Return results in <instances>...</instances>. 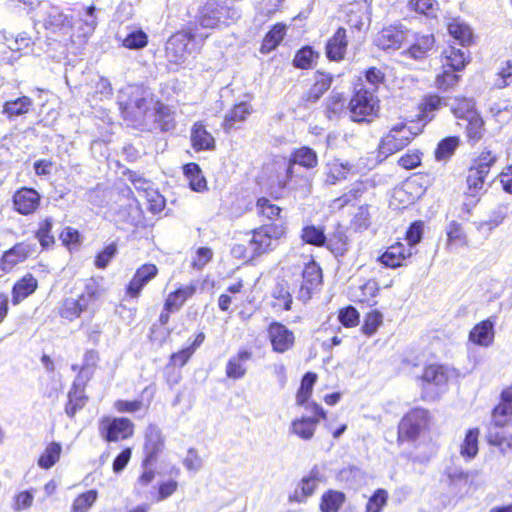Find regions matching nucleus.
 <instances>
[{
	"label": "nucleus",
	"instance_id": "obj_1",
	"mask_svg": "<svg viewBox=\"0 0 512 512\" xmlns=\"http://www.w3.org/2000/svg\"><path fill=\"white\" fill-rule=\"evenodd\" d=\"M119 106L123 117L135 126L149 127L156 122L163 130L173 126L169 107L155 101L142 87L129 86L122 90Z\"/></svg>",
	"mask_w": 512,
	"mask_h": 512
},
{
	"label": "nucleus",
	"instance_id": "obj_2",
	"mask_svg": "<svg viewBox=\"0 0 512 512\" xmlns=\"http://www.w3.org/2000/svg\"><path fill=\"white\" fill-rule=\"evenodd\" d=\"M207 36V33L199 32L197 27L174 34L170 37L166 45V57L168 61L176 65L183 64L188 55L196 49Z\"/></svg>",
	"mask_w": 512,
	"mask_h": 512
},
{
	"label": "nucleus",
	"instance_id": "obj_3",
	"mask_svg": "<svg viewBox=\"0 0 512 512\" xmlns=\"http://www.w3.org/2000/svg\"><path fill=\"white\" fill-rule=\"evenodd\" d=\"M285 234L286 225L283 221L262 225L253 231L249 247L254 255L267 253L276 247L277 241Z\"/></svg>",
	"mask_w": 512,
	"mask_h": 512
},
{
	"label": "nucleus",
	"instance_id": "obj_4",
	"mask_svg": "<svg viewBox=\"0 0 512 512\" xmlns=\"http://www.w3.org/2000/svg\"><path fill=\"white\" fill-rule=\"evenodd\" d=\"M350 118L354 122H371L378 116L379 101L374 92L360 89L349 102Z\"/></svg>",
	"mask_w": 512,
	"mask_h": 512
},
{
	"label": "nucleus",
	"instance_id": "obj_5",
	"mask_svg": "<svg viewBox=\"0 0 512 512\" xmlns=\"http://www.w3.org/2000/svg\"><path fill=\"white\" fill-rule=\"evenodd\" d=\"M429 413L425 409H413L400 421L398 426V442H411L418 439L420 434L428 428Z\"/></svg>",
	"mask_w": 512,
	"mask_h": 512
},
{
	"label": "nucleus",
	"instance_id": "obj_6",
	"mask_svg": "<svg viewBox=\"0 0 512 512\" xmlns=\"http://www.w3.org/2000/svg\"><path fill=\"white\" fill-rule=\"evenodd\" d=\"M415 132L404 123H398L391 127L379 144V152L385 156L394 154L410 144Z\"/></svg>",
	"mask_w": 512,
	"mask_h": 512
},
{
	"label": "nucleus",
	"instance_id": "obj_7",
	"mask_svg": "<svg viewBox=\"0 0 512 512\" xmlns=\"http://www.w3.org/2000/svg\"><path fill=\"white\" fill-rule=\"evenodd\" d=\"M306 409L312 413V416L296 418L290 426V432L305 441L313 438L319 420L326 416L323 408L317 403L310 402Z\"/></svg>",
	"mask_w": 512,
	"mask_h": 512
},
{
	"label": "nucleus",
	"instance_id": "obj_8",
	"mask_svg": "<svg viewBox=\"0 0 512 512\" xmlns=\"http://www.w3.org/2000/svg\"><path fill=\"white\" fill-rule=\"evenodd\" d=\"M230 10L225 0H207L199 11L198 20L202 28H216L225 24Z\"/></svg>",
	"mask_w": 512,
	"mask_h": 512
},
{
	"label": "nucleus",
	"instance_id": "obj_9",
	"mask_svg": "<svg viewBox=\"0 0 512 512\" xmlns=\"http://www.w3.org/2000/svg\"><path fill=\"white\" fill-rule=\"evenodd\" d=\"M101 436L109 442H117L133 435L134 424L127 418L105 417L100 421Z\"/></svg>",
	"mask_w": 512,
	"mask_h": 512
},
{
	"label": "nucleus",
	"instance_id": "obj_10",
	"mask_svg": "<svg viewBox=\"0 0 512 512\" xmlns=\"http://www.w3.org/2000/svg\"><path fill=\"white\" fill-rule=\"evenodd\" d=\"M410 38L411 31L402 24L390 25L377 34L375 44L383 50H397Z\"/></svg>",
	"mask_w": 512,
	"mask_h": 512
},
{
	"label": "nucleus",
	"instance_id": "obj_11",
	"mask_svg": "<svg viewBox=\"0 0 512 512\" xmlns=\"http://www.w3.org/2000/svg\"><path fill=\"white\" fill-rule=\"evenodd\" d=\"M354 174L355 166L351 162L339 158L328 160L323 168L324 183L326 185H336Z\"/></svg>",
	"mask_w": 512,
	"mask_h": 512
},
{
	"label": "nucleus",
	"instance_id": "obj_12",
	"mask_svg": "<svg viewBox=\"0 0 512 512\" xmlns=\"http://www.w3.org/2000/svg\"><path fill=\"white\" fill-rule=\"evenodd\" d=\"M325 480L323 468L314 466L309 474L302 478L298 488L290 496V500L299 503L304 502L308 497L313 495L318 485L325 482Z\"/></svg>",
	"mask_w": 512,
	"mask_h": 512
},
{
	"label": "nucleus",
	"instance_id": "obj_13",
	"mask_svg": "<svg viewBox=\"0 0 512 512\" xmlns=\"http://www.w3.org/2000/svg\"><path fill=\"white\" fill-rule=\"evenodd\" d=\"M40 200L41 196L35 189L23 187L15 192L13 205L18 213L29 215L37 210Z\"/></svg>",
	"mask_w": 512,
	"mask_h": 512
},
{
	"label": "nucleus",
	"instance_id": "obj_14",
	"mask_svg": "<svg viewBox=\"0 0 512 512\" xmlns=\"http://www.w3.org/2000/svg\"><path fill=\"white\" fill-rule=\"evenodd\" d=\"M268 335L272 348L277 353H284L294 345V333L281 323H272Z\"/></svg>",
	"mask_w": 512,
	"mask_h": 512
},
{
	"label": "nucleus",
	"instance_id": "obj_15",
	"mask_svg": "<svg viewBox=\"0 0 512 512\" xmlns=\"http://www.w3.org/2000/svg\"><path fill=\"white\" fill-rule=\"evenodd\" d=\"M158 274V268L154 264H143L139 267L127 286V294L132 298H138L142 289Z\"/></svg>",
	"mask_w": 512,
	"mask_h": 512
},
{
	"label": "nucleus",
	"instance_id": "obj_16",
	"mask_svg": "<svg viewBox=\"0 0 512 512\" xmlns=\"http://www.w3.org/2000/svg\"><path fill=\"white\" fill-rule=\"evenodd\" d=\"M267 170L273 173V175L269 176L271 186H276L280 189L287 186L293 175V165L291 161L285 157L276 158L273 163L267 167Z\"/></svg>",
	"mask_w": 512,
	"mask_h": 512
},
{
	"label": "nucleus",
	"instance_id": "obj_17",
	"mask_svg": "<svg viewBox=\"0 0 512 512\" xmlns=\"http://www.w3.org/2000/svg\"><path fill=\"white\" fill-rule=\"evenodd\" d=\"M411 248H407L403 243L397 242L389 246L380 256V262L389 268H397L403 265L407 258L413 255Z\"/></svg>",
	"mask_w": 512,
	"mask_h": 512
},
{
	"label": "nucleus",
	"instance_id": "obj_18",
	"mask_svg": "<svg viewBox=\"0 0 512 512\" xmlns=\"http://www.w3.org/2000/svg\"><path fill=\"white\" fill-rule=\"evenodd\" d=\"M196 289V281H191L186 285H179L175 291L168 294L164 303V309L166 311H178L195 294Z\"/></svg>",
	"mask_w": 512,
	"mask_h": 512
},
{
	"label": "nucleus",
	"instance_id": "obj_19",
	"mask_svg": "<svg viewBox=\"0 0 512 512\" xmlns=\"http://www.w3.org/2000/svg\"><path fill=\"white\" fill-rule=\"evenodd\" d=\"M411 40H414V42L404 52V54L415 60L425 58L428 52L432 50L435 43V39L432 34H415L411 32L410 41Z\"/></svg>",
	"mask_w": 512,
	"mask_h": 512
},
{
	"label": "nucleus",
	"instance_id": "obj_20",
	"mask_svg": "<svg viewBox=\"0 0 512 512\" xmlns=\"http://www.w3.org/2000/svg\"><path fill=\"white\" fill-rule=\"evenodd\" d=\"M512 416V385L501 394V402L492 412V421L496 427L504 426Z\"/></svg>",
	"mask_w": 512,
	"mask_h": 512
},
{
	"label": "nucleus",
	"instance_id": "obj_21",
	"mask_svg": "<svg viewBox=\"0 0 512 512\" xmlns=\"http://www.w3.org/2000/svg\"><path fill=\"white\" fill-rule=\"evenodd\" d=\"M346 30L342 27L338 28L335 34L329 39L326 45L327 57L334 61L342 60L347 49Z\"/></svg>",
	"mask_w": 512,
	"mask_h": 512
},
{
	"label": "nucleus",
	"instance_id": "obj_22",
	"mask_svg": "<svg viewBox=\"0 0 512 512\" xmlns=\"http://www.w3.org/2000/svg\"><path fill=\"white\" fill-rule=\"evenodd\" d=\"M469 63V56L466 51L455 47H448L443 51L442 68L453 71H461Z\"/></svg>",
	"mask_w": 512,
	"mask_h": 512
},
{
	"label": "nucleus",
	"instance_id": "obj_23",
	"mask_svg": "<svg viewBox=\"0 0 512 512\" xmlns=\"http://www.w3.org/2000/svg\"><path fill=\"white\" fill-rule=\"evenodd\" d=\"M252 353L241 349L235 356H232L226 365V375L228 378L240 379L246 373V363L251 359Z\"/></svg>",
	"mask_w": 512,
	"mask_h": 512
},
{
	"label": "nucleus",
	"instance_id": "obj_24",
	"mask_svg": "<svg viewBox=\"0 0 512 512\" xmlns=\"http://www.w3.org/2000/svg\"><path fill=\"white\" fill-rule=\"evenodd\" d=\"M494 339V324L490 320H484L477 324L469 334V340L476 345L488 347Z\"/></svg>",
	"mask_w": 512,
	"mask_h": 512
},
{
	"label": "nucleus",
	"instance_id": "obj_25",
	"mask_svg": "<svg viewBox=\"0 0 512 512\" xmlns=\"http://www.w3.org/2000/svg\"><path fill=\"white\" fill-rule=\"evenodd\" d=\"M379 285L375 280H367L365 283L351 288V297L354 301L375 305L374 298L378 295Z\"/></svg>",
	"mask_w": 512,
	"mask_h": 512
},
{
	"label": "nucleus",
	"instance_id": "obj_26",
	"mask_svg": "<svg viewBox=\"0 0 512 512\" xmlns=\"http://www.w3.org/2000/svg\"><path fill=\"white\" fill-rule=\"evenodd\" d=\"M192 147L197 150H212L215 148V139L202 123H195L191 129Z\"/></svg>",
	"mask_w": 512,
	"mask_h": 512
},
{
	"label": "nucleus",
	"instance_id": "obj_27",
	"mask_svg": "<svg viewBox=\"0 0 512 512\" xmlns=\"http://www.w3.org/2000/svg\"><path fill=\"white\" fill-rule=\"evenodd\" d=\"M251 111V106L247 102H241L235 105L224 117L222 124L224 130L228 132L231 129L236 128L238 124L247 119L251 114Z\"/></svg>",
	"mask_w": 512,
	"mask_h": 512
},
{
	"label": "nucleus",
	"instance_id": "obj_28",
	"mask_svg": "<svg viewBox=\"0 0 512 512\" xmlns=\"http://www.w3.org/2000/svg\"><path fill=\"white\" fill-rule=\"evenodd\" d=\"M32 253L30 245L25 243H18L9 251L5 252L2 257V264L4 270L12 269L16 264L24 261Z\"/></svg>",
	"mask_w": 512,
	"mask_h": 512
},
{
	"label": "nucleus",
	"instance_id": "obj_29",
	"mask_svg": "<svg viewBox=\"0 0 512 512\" xmlns=\"http://www.w3.org/2000/svg\"><path fill=\"white\" fill-rule=\"evenodd\" d=\"M38 282L31 274L25 275L17 281L12 291L13 304H19L22 300L30 296L37 289Z\"/></svg>",
	"mask_w": 512,
	"mask_h": 512
},
{
	"label": "nucleus",
	"instance_id": "obj_30",
	"mask_svg": "<svg viewBox=\"0 0 512 512\" xmlns=\"http://www.w3.org/2000/svg\"><path fill=\"white\" fill-rule=\"evenodd\" d=\"M302 277L301 292L306 291V294L309 296L321 284L322 272L315 262H311L305 266Z\"/></svg>",
	"mask_w": 512,
	"mask_h": 512
},
{
	"label": "nucleus",
	"instance_id": "obj_31",
	"mask_svg": "<svg viewBox=\"0 0 512 512\" xmlns=\"http://www.w3.org/2000/svg\"><path fill=\"white\" fill-rule=\"evenodd\" d=\"M184 175L193 191L204 192L207 190V181L196 163H189L184 166Z\"/></svg>",
	"mask_w": 512,
	"mask_h": 512
},
{
	"label": "nucleus",
	"instance_id": "obj_32",
	"mask_svg": "<svg viewBox=\"0 0 512 512\" xmlns=\"http://www.w3.org/2000/svg\"><path fill=\"white\" fill-rule=\"evenodd\" d=\"M145 452L147 459H152L163 448L161 431L155 426H149L145 434Z\"/></svg>",
	"mask_w": 512,
	"mask_h": 512
},
{
	"label": "nucleus",
	"instance_id": "obj_33",
	"mask_svg": "<svg viewBox=\"0 0 512 512\" xmlns=\"http://www.w3.org/2000/svg\"><path fill=\"white\" fill-rule=\"evenodd\" d=\"M486 439L490 445L498 447L501 453L512 454V434L494 428L489 430Z\"/></svg>",
	"mask_w": 512,
	"mask_h": 512
},
{
	"label": "nucleus",
	"instance_id": "obj_34",
	"mask_svg": "<svg viewBox=\"0 0 512 512\" xmlns=\"http://www.w3.org/2000/svg\"><path fill=\"white\" fill-rule=\"evenodd\" d=\"M286 31V25L281 23L274 25L264 37L260 51L262 53H269L274 50L283 40L286 35Z\"/></svg>",
	"mask_w": 512,
	"mask_h": 512
},
{
	"label": "nucleus",
	"instance_id": "obj_35",
	"mask_svg": "<svg viewBox=\"0 0 512 512\" xmlns=\"http://www.w3.org/2000/svg\"><path fill=\"white\" fill-rule=\"evenodd\" d=\"M448 370L442 365H429L425 367L422 380L435 386H443L448 381Z\"/></svg>",
	"mask_w": 512,
	"mask_h": 512
},
{
	"label": "nucleus",
	"instance_id": "obj_36",
	"mask_svg": "<svg viewBox=\"0 0 512 512\" xmlns=\"http://www.w3.org/2000/svg\"><path fill=\"white\" fill-rule=\"evenodd\" d=\"M86 396L84 390L73 384L72 389L68 393V402L65 406V412L69 417H74L77 411L81 410L86 404Z\"/></svg>",
	"mask_w": 512,
	"mask_h": 512
},
{
	"label": "nucleus",
	"instance_id": "obj_37",
	"mask_svg": "<svg viewBox=\"0 0 512 512\" xmlns=\"http://www.w3.org/2000/svg\"><path fill=\"white\" fill-rule=\"evenodd\" d=\"M345 500L343 492L328 490L321 497L320 509L322 512H338Z\"/></svg>",
	"mask_w": 512,
	"mask_h": 512
},
{
	"label": "nucleus",
	"instance_id": "obj_38",
	"mask_svg": "<svg viewBox=\"0 0 512 512\" xmlns=\"http://www.w3.org/2000/svg\"><path fill=\"white\" fill-rule=\"evenodd\" d=\"M332 82L330 75L325 73H317L315 82L306 94V100L316 102L329 89Z\"/></svg>",
	"mask_w": 512,
	"mask_h": 512
},
{
	"label": "nucleus",
	"instance_id": "obj_39",
	"mask_svg": "<svg viewBox=\"0 0 512 512\" xmlns=\"http://www.w3.org/2000/svg\"><path fill=\"white\" fill-rule=\"evenodd\" d=\"M256 210L257 214L266 221L273 222L281 218L282 209L265 197L257 200Z\"/></svg>",
	"mask_w": 512,
	"mask_h": 512
},
{
	"label": "nucleus",
	"instance_id": "obj_40",
	"mask_svg": "<svg viewBox=\"0 0 512 512\" xmlns=\"http://www.w3.org/2000/svg\"><path fill=\"white\" fill-rule=\"evenodd\" d=\"M449 34L461 45L470 44L472 41V30L471 28L459 19H453L448 24Z\"/></svg>",
	"mask_w": 512,
	"mask_h": 512
},
{
	"label": "nucleus",
	"instance_id": "obj_41",
	"mask_svg": "<svg viewBox=\"0 0 512 512\" xmlns=\"http://www.w3.org/2000/svg\"><path fill=\"white\" fill-rule=\"evenodd\" d=\"M61 452L62 446L60 443L51 442L48 444L38 459L39 467L45 470L53 467L58 462Z\"/></svg>",
	"mask_w": 512,
	"mask_h": 512
},
{
	"label": "nucleus",
	"instance_id": "obj_42",
	"mask_svg": "<svg viewBox=\"0 0 512 512\" xmlns=\"http://www.w3.org/2000/svg\"><path fill=\"white\" fill-rule=\"evenodd\" d=\"M294 164H299L305 168H314L318 164L316 152L309 147H301L297 149L289 159Z\"/></svg>",
	"mask_w": 512,
	"mask_h": 512
},
{
	"label": "nucleus",
	"instance_id": "obj_43",
	"mask_svg": "<svg viewBox=\"0 0 512 512\" xmlns=\"http://www.w3.org/2000/svg\"><path fill=\"white\" fill-rule=\"evenodd\" d=\"M32 106V100L23 96L14 101H7L3 107V113L9 117L20 116L26 114Z\"/></svg>",
	"mask_w": 512,
	"mask_h": 512
},
{
	"label": "nucleus",
	"instance_id": "obj_44",
	"mask_svg": "<svg viewBox=\"0 0 512 512\" xmlns=\"http://www.w3.org/2000/svg\"><path fill=\"white\" fill-rule=\"evenodd\" d=\"M478 436L479 429L472 428L466 433L464 441L461 445L460 453L467 459L474 458L478 453Z\"/></svg>",
	"mask_w": 512,
	"mask_h": 512
},
{
	"label": "nucleus",
	"instance_id": "obj_45",
	"mask_svg": "<svg viewBox=\"0 0 512 512\" xmlns=\"http://www.w3.org/2000/svg\"><path fill=\"white\" fill-rule=\"evenodd\" d=\"M316 379L317 375L315 373L309 372L304 375L296 396V402L298 405H305L306 407L309 404L307 401L311 396Z\"/></svg>",
	"mask_w": 512,
	"mask_h": 512
},
{
	"label": "nucleus",
	"instance_id": "obj_46",
	"mask_svg": "<svg viewBox=\"0 0 512 512\" xmlns=\"http://www.w3.org/2000/svg\"><path fill=\"white\" fill-rule=\"evenodd\" d=\"M97 491L89 490L78 495L71 506V512H88L97 500Z\"/></svg>",
	"mask_w": 512,
	"mask_h": 512
},
{
	"label": "nucleus",
	"instance_id": "obj_47",
	"mask_svg": "<svg viewBox=\"0 0 512 512\" xmlns=\"http://www.w3.org/2000/svg\"><path fill=\"white\" fill-rule=\"evenodd\" d=\"M448 68H442L441 73L436 76L435 85L440 90H449L456 87L460 81V76Z\"/></svg>",
	"mask_w": 512,
	"mask_h": 512
},
{
	"label": "nucleus",
	"instance_id": "obj_48",
	"mask_svg": "<svg viewBox=\"0 0 512 512\" xmlns=\"http://www.w3.org/2000/svg\"><path fill=\"white\" fill-rule=\"evenodd\" d=\"M488 173L483 172L475 167H471L467 175L468 193L471 196H476L483 188L484 180Z\"/></svg>",
	"mask_w": 512,
	"mask_h": 512
},
{
	"label": "nucleus",
	"instance_id": "obj_49",
	"mask_svg": "<svg viewBox=\"0 0 512 512\" xmlns=\"http://www.w3.org/2000/svg\"><path fill=\"white\" fill-rule=\"evenodd\" d=\"M447 233V246H465L467 244V237L463 231L462 226L452 221L446 230Z\"/></svg>",
	"mask_w": 512,
	"mask_h": 512
},
{
	"label": "nucleus",
	"instance_id": "obj_50",
	"mask_svg": "<svg viewBox=\"0 0 512 512\" xmlns=\"http://www.w3.org/2000/svg\"><path fill=\"white\" fill-rule=\"evenodd\" d=\"M455 103L452 105V113L457 119L464 120L470 117L471 114H476L474 109V101L468 98H455Z\"/></svg>",
	"mask_w": 512,
	"mask_h": 512
},
{
	"label": "nucleus",
	"instance_id": "obj_51",
	"mask_svg": "<svg viewBox=\"0 0 512 512\" xmlns=\"http://www.w3.org/2000/svg\"><path fill=\"white\" fill-rule=\"evenodd\" d=\"M459 145L458 137H447L443 139L435 151V157L439 161H445L450 158Z\"/></svg>",
	"mask_w": 512,
	"mask_h": 512
},
{
	"label": "nucleus",
	"instance_id": "obj_52",
	"mask_svg": "<svg viewBox=\"0 0 512 512\" xmlns=\"http://www.w3.org/2000/svg\"><path fill=\"white\" fill-rule=\"evenodd\" d=\"M442 99L438 95H429L425 97L421 103L420 120L430 121L433 117V113L439 109Z\"/></svg>",
	"mask_w": 512,
	"mask_h": 512
},
{
	"label": "nucleus",
	"instance_id": "obj_53",
	"mask_svg": "<svg viewBox=\"0 0 512 512\" xmlns=\"http://www.w3.org/2000/svg\"><path fill=\"white\" fill-rule=\"evenodd\" d=\"M470 117L464 119L463 121L466 123V132L469 139L473 141H477L482 136L483 131V120L481 119L478 113L469 114Z\"/></svg>",
	"mask_w": 512,
	"mask_h": 512
},
{
	"label": "nucleus",
	"instance_id": "obj_54",
	"mask_svg": "<svg viewBox=\"0 0 512 512\" xmlns=\"http://www.w3.org/2000/svg\"><path fill=\"white\" fill-rule=\"evenodd\" d=\"M317 57L318 54L311 47H304L296 53L293 64L300 69H309L313 66Z\"/></svg>",
	"mask_w": 512,
	"mask_h": 512
},
{
	"label": "nucleus",
	"instance_id": "obj_55",
	"mask_svg": "<svg viewBox=\"0 0 512 512\" xmlns=\"http://www.w3.org/2000/svg\"><path fill=\"white\" fill-rule=\"evenodd\" d=\"M409 6L414 11L426 16H434L438 9L436 0H410Z\"/></svg>",
	"mask_w": 512,
	"mask_h": 512
},
{
	"label": "nucleus",
	"instance_id": "obj_56",
	"mask_svg": "<svg viewBox=\"0 0 512 512\" xmlns=\"http://www.w3.org/2000/svg\"><path fill=\"white\" fill-rule=\"evenodd\" d=\"M302 239L309 244L320 246L325 242V235L322 229L315 226H306L302 230Z\"/></svg>",
	"mask_w": 512,
	"mask_h": 512
},
{
	"label": "nucleus",
	"instance_id": "obj_57",
	"mask_svg": "<svg viewBox=\"0 0 512 512\" xmlns=\"http://www.w3.org/2000/svg\"><path fill=\"white\" fill-rule=\"evenodd\" d=\"M213 258V251L208 247H199L192 257L191 266L202 270Z\"/></svg>",
	"mask_w": 512,
	"mask_h": 512
},
{
	"label": "nucleus",
	"instance_id": "obj_58",
	"mask_svg": "<svg viewBox=\"0 0 512 512\" xmlns=\"http://www.w3.org/2000/svg\"><path fill=\"white\" fill-rule=\"evenodd\" d=\"M387 492L383 489H378L368 500L365 512H381L387 503Z\"/></svg>",
	"mask_w": 512,
	"mask_h": 512
},
{
	"label": "nucleus",
	"instance_id": "obj_59",
	"mask_svg": "<svg viewBox=\"0 0 512 512\" xmlns=\"http://www.w3.org/2000/svg\"><path fill=\"white\" fill-rule=\"evenodd\" d=\"M147 45V35L143 31H134L123 40V46L129 49H141Z\"/></svg>",
	"mask_w": 512,
	"mask_h": 512
},
{
	"label": "nucleus",
	"instance_id": "obj_60",
	"mask_svg": "<svg viewBox=\"0 0 512 512\" xmlns=\"http://www.w3.org/2000/svg\"><path fill=\"white\" fill-rule=\"evenodd\" d=\"M495 86L499 89L505 88L512 80V59L505 61L500 67Z\"/></svg>",
	"mask_w": 512,
	"mask_h": 512
},
{
	"label": "nucleus",
	"instance_id": "obj_61",
	"mask_svg": "<svg viewBox=\"0 0 512 512\" xmlns=\"http://www.w3.org/2000/svg\"><path fill=\"white\" fill-rule=\"evenodd\" d=\"M52 228V220L46 218L40 225L37 231V238L44 248L51 246L54 243V237L50 234Z\"/></svg>",
	"mask_w": 512,
	"mask_h": 512
},
{
	"label": "nucleus",
	"instance_id": "obj_62",
	"mask_svg": "<svg viewBox=\"0 0 512 512\" xmlns=\"http://www.w3.org/2000/svg\"><path fill=\"white\" fill-rule=\"evenodd\" d=\"M60 239L70 251L77 249L80 244L79 232L71 227H66L60 234Z\"/></svg>",
	"mask_w": 512,
	"mask_h": 512
},
{
	"label": "nucleus",
	"instance_id": "obj_63",
	"mask_svg": "<svg viewBox=\"0 0 512 512\" xmlns=\"http://www.w3.org/2000/svg\"><path fill=\"white\" fill-rule=\"evenodd\" d=\"M338 318L344 326L354 327L359 322V313L354 307L349 306L339 312Z\"/></svg>",
	"mask_w": 512,
	"mask_h": 512
},
{
	"label": "nucleus",
	"instance_id": "obj_64",
	"mask_svg": "<svg viewBox=\"0 0 512 512\" xmlns=\"http://www.w3.org/2000/svg\"><path fill=\"white\" fill-rule=\"evenodd\" d=\"M117 248L115 244H109L106 246L95 259V265L97 268L103 269L105 268L112 258L116 255Z\"/></svg>",
	"mask_w": 512,
	"mask_h": 512
}]
</instances>
